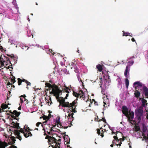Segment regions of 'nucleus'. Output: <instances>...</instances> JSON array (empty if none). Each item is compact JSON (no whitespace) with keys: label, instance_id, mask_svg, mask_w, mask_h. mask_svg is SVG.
Instances as JSON below:
<instances>
[{"label":"nucleus","instance_id":"nucleus-1","mask_svg":"<svg viewBox=\"0 0 148 148\" xmlns=\"http://www.w3.org/2000/svg\"><path fill=\"white\" fill-rule=\"evenodd\" d=\"M72 89H70L68 87L65 86L64 87V89H63V93H67L66 95V96L65 98H64L63 97L61 98V99H59V101H58L59 103H60L61 106L64 107H68L69 108L70 107H72L73 108L74 107L75 108L77 106V105H76L77 103V101L75 100L72 103H69V102H65V99H67V97L69 96V93L71 91V90Z\"/></svg>","mask_w":148,"mask_h":148},{"label":"nucleus","instance_id":"nucleus-2","mask_svg":"<svg viewBox=\"0 0 148 148\" xmlns=\"http://www.w3.org/2000/svg\"><path fill=\"white\" fill-rule=\"evenodd\" d=\"M0 64L1 66L0 67L4 66L8 69L9 68L12 69V67H10V64H12L9 60V58L3 55H1L0 57Z\"/></svg>","mask_w":148,"mask_h":148},{"label":"nucleus","instance_id":"nucleus-3","mask_svg":"<svg viewBox=\"0 0 148 148\" xmlns=\"http://www.w3.org/2000/svg\"><path fill=\"white\" fill-rule=\"evenodd\" d=\"M76 107L74 108L73 107H70L69 110L68 111L67 113H69L68 116V118L69 121L70 122H71V121H73V119H74L73 117V115L74 114L73 112L75 113L77 112L76 110Z\"/></svg>","mask_w":148,"mask_h":148},{"label":"nucleus","instance_id":"nucleus-4","mask_svg":"<svg viewBox=\"0 0 148 148\" xmlns=\"http://www.w3.org/2000/svg\"><path fill=\"white\" fill-rule=\"evenodd\" d=\"M143 108L140 107L135 112V114L136 116L138 123H140L141 120V117L143 115Z\"/></svg>","mask_w":148,"mask_h":148},{"label":"nucleus","instance_id":"nucleus-5","mask_svg":"<svg viewBox=\"0 0 148 148\" xmlns=\"http://www.w3.org/2000/svg\"><path fill=\"white\" fill-rule=\"evenodd\" d=\"M64 89V88H62V90H61L60 89L58 88V89H56V90H54V91L51 94H53V95L54 96H56V99H58V101H59V99H60L61 98H62V97H60L59 95L60 93L62 92H63V89Z\"/></svg>","mask_w":148,"mask_h":148},{"label":"nucleus","instance_id":"nucleus-6","mask_svg":"<svg viewBox=\"0 0 148 148\" xmlns=\"http://www.w3.org/2000/svg\"><path fill=\"white\" fill-rule=\"evenodd\" d=\"M73 94L74 96L77 97V99L78 98H82V99H84L85 98V94L82 90H80L79 92L77 93L74 91H73Z\"/></svg>","mask_w":148,"mask_h":148},{"label":"nucleus","instance_id":"nucleus-7","mask_svg":"<svg viewBox=\"0 0 148 148\" xmlns=\"http://www.w3.org/2000/svg\"><path fill=\"white\" fill-rule=\"evenodd\" d=\"M126 116L128 118V121L132 125H133L134 123H136L135 121H132L134 117V114L133 112L132 111L130 112L129 114L128 113V116Z\"/></svg>","mask_w":148,"mask_h":148},{"label":"nucleus","instance_id":"nucleus-8","mask_svg":"<svg viewBox=\"0 0 148 148\" xmlns=\"http://www.w3.org/2000/svg\"><path fill=\"white\" fill-rule=\"evenodd\" d=\"M45 85L46 86L48 87L49 88H51L52 89L51 91L49 93L50 94H51L52 92L54 91V90H55L58 88V86L55 84L51 85L49 83H45Z\"/></svg>","mask_w":148,"mask_h":148},{"label":"nucleus","instance_id":"nucleus-9","mask_svg":"<svg viewBox=\"0 0 148 148\" xmlns=\"http://www.w3.org/2000/svg\"><path fill=\"white\" fill-rule=\"evenodd\" d=\"M46 139H48L49 141V144L51 145V144L52 142L54 141L55 138L51 137V136H49L48 135H47L45 138Z\"/></svg>","mask_w":148,"mask_h":148},{"label":"nucleus","instance_id":"nucleus-10","mask_svg":"<svg viewBox=\"0 0 148 148\" xmlns=\"http://www.w3.org/2000/svg\"><path fill=\"white\" fill-rule=\"evenodd\" d=\"M128 109L127 107L125 106H123L122 107V112L125 116H128Z\"/></svg>","mask_w":148,"mask_h":148},{"label":"nucleus","instance_id":"nucleus-11","mask_svg":"<svg viewBox=\"0 0 148 148\" xmlns=\"http://www.w3.org/2000/svg\"><path fill=\"white\" fill-rule=\"evenodd\" d=\"M130 67L129 66H127L126 68V69L124 72V75L125 77H128V75H129V72L130 70Z\"/></svg>","mask_w":148,"mask_h":148},{"label":"nucleus","instance_id":"nucleus-12","mask_svg":"<svg viewBox=\"0 0 148 148\" xmlns=\"http://www.w3.org/2000/svg\"><path fill=\"white\" fill-rule=\"evenodd\" d=\"M143 89L145 93V95L146 98H148V89L145 86H144Z\"/></svg>","mask_w":148,"mask_h":148},{"label":"nucleus","instance_id":"nucleus-13","mask_svg":"<svg viewBox=\"0 0 148 148\" xmlns=\"http://www.w3.org/2000/svg\"><path fill=\"white\" fill-rule=\"evenodd\" d=\"M12 124L13 125L14 127L18 129H19L20 127L19 126V123L17 122L15 123L14 121H12Z\"/></svg>","mask_w":148,"mask_h":148},{"label":"nucleus","instance_id":"nucleus-14","mask_svg":"<svg viewBox=\"0 0 148 148\" xmlns=\"http://www.w3.org/2000/svg\"><path fill=\"white\" fill-rule=\"evenodd\" d=\"M65 142H66V144H69L70 143V139L68 135H65L64 137Z\"/></svg>","mask_w":148,"mask_h":148},{"label":"nucleus","instance_id":"nucleus-15","mask_svg":"<svg viewBox=\"0 0 148 148\" xmlns=\"http://www.w3.org/2000/svg\"><path fill=\"white\" fill-rule=\"evenodd\" d=\"M21 114V112H17L16 110H14L13 112H11L12 114L14 115L16 117H18Z\"/></svg>","mask_w":148,"mask_h":148},{"label":"nucleus","instance_id":"nucleus-16","mask_svg":"<svg viewBox=\"0 0 148 148\" xmlns=\"http://www.w3.org/2000/svg\"><path fill=\"white\" fill-rule=\"evenodd\" d=\"M116 136H113V138L114 139V140H116V142H119V139L118 138V137L117 136V134L118 133L120 134L121 136H123V134L121 133L120 132H119L117 131L116 132Z\"/></svg>","mask_w":148,"mask_h":148},{"label":"nucleus","instance_id":"nucleus-17","mask_svg":"<svg viewBox=\"0 0 148 148\" xmlns=\"http://www.w3.org/2000/svg\"><path fill=\"white\" fill-rule=\"evenodd\" d=\"M136 85V86H138V87H141L142 86V84L139 81L136 82L134 83L133 86V87Z\"/></svg>","mask_w":148,"mask_h":148},{"label":"nucleus","instance_id":"nucleus-18","mask_svg":"<svg viewBox=\"0 0 148 148\" xmlns=\"http://www.w3.org/2000/svg\"><path fill=\"white\" fill-rule=\"evenodd\" d=\"M96 68L97 69L98 71L99 72H101L103 70L102 66L100 64H98L96 66Z\"/></svg>","mask_w":148,"mask_h":148},{"label":"nucleus","instance_id":"nucleus-19","mask_svg":"<svg viewBox=\"0 0 148 148\" xmlns=\"http://www.w3.org/2000/svg\"><path fill=\"white\" fill-rule=\"evenodd\" d=\"M134 95L135 97L138 98L140 96V93L138 90H135Z\"/></svg>","mask_w":148,"mask_h":148},{"label":"nucleus","instance_id":"nucleus-20","mask_svg":"<svg viewBox=\"0 0 148 148\" xmlns=\"http://www.w3.org/2000/svg\"><path fill=\"white\" fill-rule=\"evenodd\" d=\"M134 127L136 132H138L140 130V127L138 126V124L136 123L135 124Z\"/></svg>","mask_w":148,"mask_h":148},{"label":"nucleus","instance_id":"nucleus-21","mask_svg":"<svg viewBox=\"0 0 148 148\" xmlns=\"http://www.w3.org/2000/svg\"><path fill=\"white\" fill-rule=\"evenodd\" d=\"M142 106L145 107V103H146V104H147V101L146 100L144 99L143 98L142 99Z\"/></svg>","mask_w":148,"mask_h":148},{"label":"nucleus","instance_id":"nucleus-22","mask_svg":"<svg viewBox=\"0 0 148 148\" xmlns=\"http://www.w3.org/2000/svg\"><path fill=\"white\" fill-rule=\"evenodd\" d=\"M123 36H132L131 35H132V34H131V33H128V32H125L124 31H123Z\"/></svg>","mask_w":148,"mask_h":148},{"label":"nucleus","instance_id":"nucleus-23","mask_svg":"<svg viewBox=\"0 0 148 148\" xmlns=\"http://www.w3.org/2000/svg\"><path fill=\"white\" fill-rule=\"evenodd\" d=\"M9 103L7 104H3L1 105V108L2 109H4L7 108L8 107V105H9Z\"/></svg>","mask_w":148,"mask_h":148},{"label":"nucleus","instance_id":"nucleus-24","mask_svg":"<svg viewBox=\"0 0 148 148\" xmlns=\"http://www.w3.org/2000/svg\"><path fill=\"white\" fill-rule=\"evenodd\" d=\"M74 65L75 66V67H75V68H74L75 72L77 73H79V69L76 66V64H74Z\"/></svg>","mask_w":148,"mask_h":148},{"label":"nucleus","instance_id":"nucleus-25","mask_svg":"<svg viewBox=\"0 0 148 148\" xmlns=\"http://www.w3.org/2000/svg\"><path fill=\"white\" fill-rule=\"evenodd\" d=\"M21 97H23V98L24 99V101H26V103H28V100L25 98V97H26V96L25 95H21L20 96Z\"/></svg>","mask_w":148,"mask_h":148},{"label":"nucleus","instance_id":"nucleus-26","mask_svg":"<svg viewBox=\"0 0 148 148\" xmlns=\"http://www.w3.org/2000/svg\"><path fill=\"white\" fill-rule=\"evenodd\" d=\"M125 84L126 88H128L129 85V81L127 78L125 79Z\"/></svg>","mask_w":148,"mask_h":148},{"label":"nucleus","instance_id":"nucleus-27","mask_svg":"<svg viewBox=\"0 0 148 148\" xmlns=\"http://www.w3.org/2000/svg\"><path fill=\"white\" fill-rule=\"evenodd\" d=\"M134 63V61L132 60H131L130 61H129L128 62V65L127 66H130L131 65H132V64H133Z\"/></svg>","mask_w":148,"mask_h":148},{"label":"nucleus","instance_id":"nucleus-28","mask_svg":"<svg viewBox=\"0 0 148 148\" xmlns=\"http://www.w3.org/2000/svg\"><path fill=\"white\" fill-rule=\"evenodd\" d=\"M14 134L15 135L18 136L20 134V131L18 130H15Z\"/></svg>","mask_w":148,"mask_h":148},{"label":"nucleus","instance_id":"nucleus-29","mask_svg":"<svg viewBox=\"0 0 148 148\" xmlns=\"http://www.w3.org/2000/svg\"><path fill=\"white\" fill-rule=\"evenodd\" d=\"M25 132H27L28 134V136H32V134L30 132V131L27 130H25Z\"/></svg>","mask_w":148,"mask_h":148},{"label":"nucleus","instance_id":"nucleus-30","mask_svg":"<svg viewBox=\"0 0 148 148\" xmlns=\"http://www.w3.org/2000/svg\"><path fill=\"white\" fill-rule=\"evenodd\" d=\"M60 116H58L56 119V122L57 123H59L60 122Z\"/></svg>","mask_w":148,"mask_h":148},{"label":"nucleus","instance_id":"nucleus-31","mask_svg":"<svg viewBox=\"0 0 148 148\" xmlns=\"http://www.w3.org/2000/svg\"><path fill=\"white\" fill-rule=\"evenodd\" d=\"M11 116L12 118L14 119H16L17 120H18V118L17 117H16L14 115L12 114Z\"/></svg>","mask_w":148,"mask_h":148},{"label":"nucleus","instance_id":"nucleus-32","mask_svg":"<svg viewBox=\"0 0 148 148\" xmlns=\"http://www.w3.org/2000/svg\"><path fill=\"white\" fill-rule=\"evenodd\" d=\"M43 119L44 120L47 121L49 119V117L48 116H44L43 117Z\"/></svg>","mask_w":148,"mask_h":148},{"label":"nucleus","instance_id":"nucleus-33","mask_svg":"<svg viewBox=\"0 0 148 148\" xmlns=\"http://www.w3.org/2000/svg\"><path fill=\"white\" fill-rule=\"evenodd\" d=\"M100 130H103V129L102 128V127H101L100 129H97V134L99 135H100V134H101V132H100Z\"/></svg>","mask_w":148,"mask_h":148},{"label":"nucleus","instance_id":"nucleus-34","mask_svg":"<svg viewBox=\"0 0 148 148\" xmlns=\"http://www.w3.org/2000/svg\"><path fill=\"white\" fill-rule=\"evenodd\" d=\"M18 85H20L21 84V83L22 82L21 79L20 78H18Z\"/></svg>","mask_w":148,"mask_h":148},{"label":"nucleus","instance_id":"nucleus-35","mask_svg":"<svg viewBox=\"0 0 148 148\" xmlns=\"http://www.w3.org/2000/svg\"><path fill=\"white\" fill-rule=\"evenodd\" d=\"M57 126L58 127L60 128H63V126H62L61 123H57Z\"/></svg>","mask_w":148,"mask_h":148},{"label":"nucleus","instance_id":"nucleus-36","mask_svg":"<svg viewBox=\"0 0 148 148\" xmlns=\"http://www.w3.org/2000/svg\"><path fill=\"white\" fill-rule=\"evenodd\" d=\"M122 136V138H121L119 139V141H123L125 140V137L123 136H123Z\"/></svg>","mask_w":148,"mask_h":148},{"label":"nucleus","instance_id":"nucleus-37","mask_svg":"<svg viewBox=\"0 0 148 148\" xmlns=\"http://www.w3.org/2000/svg\"><path fill=\"white\" fill-rule=\"evenodd\" d=\"M23 134L25 138H27L29 136L28 135V134H27V133L25 132H25Z\"/></svg>","mask_w":148,"mask_h":148},{"label":"nucleus","instance_id":"nucleus-38","mask_svg":"<svg viewBox=\"0 0 148 148\" xmlns=\"http://www.w3.org/2000/svg\"><path fill=\"white\" fill-rule=\"evenodd\" d=\"M101 132V133L100 135L102 137H103L104 136L103 133L104 132V131L103 130H102Z\"/></svg>","mask_w":148,"mask_h":148},{"label":"nucleus","instance_id":"nucleus-39","mask_svg":"<svg viewBox=\"0 0 148 148\" xmlns=\"http://www.w3.org/2000/svg\"><path fill=\"white\" fill-rule=\"evenodd\" d=\"M99 121H103V122H104L105 123H106V121L105 119L104 118H102L101 119L99 120Z\"/></svg>","mask_w":148,"mask_h":148},{"label":"nucleus","instance_id":"nucleus-40","mask_svg":"<svg viewBox=\"0 0 148 148\" xmlns=\"http://www.w3.org/2000/svg\"><path fill=\"white\" fill-rule=\"evenodd\" d=\"M19 129H20V130H19L20 131V132H21V133H23V134L25 132V130H23L22 128H21L20 127L19 128Z\"/></svg>","mask_w":148,"mask_h":148},{"label":"nucleus","instance_id":"nucleus-41","mask_svg":"<svg viewBox=\"0 0 148 148\" xmlns=\"http://www.w3.org/2000/svg\"><path fill=\"white\" fill-rule=\"evenodd\" d=\"M16 138H17L18 139H19L20 141L22 140L21 136L20 135V134L17 137H16Z\"/></svg>","mask_w":148,"mask_h":148},{"label":"nucleus","instance_id":"nucleus-42","mask_svg":"<svg viewBox=\"0 0 148 148\" xmlns=\"http://www.w3.org/2000/svg\"><path fill=\"white\" fill-rule=\"evenodd\" d=\"M14 78H12L11 79V82L13 83H14L16 82L15 80V77H13Z\"/></svg>","mask_w":148,"mask_h":148},{"label":"nucleus","instance_id":"nucleus-43","mask_svg":"<svg viewBox=\"0 0 148 148\" xmlns=\"http://www.w3.org/2000/svg\"><path fill=\"white\" fill-rule=\"evenodd\" d=\"M25 82L26 84H27V86H29V85L30 86V84H31L27 80V82L25 81Z\"/></svg>","mask_w":148,"mask_h":148},{"label":"nucleus","instance_id":"nucleus-44","mask_svg":"<svg viewBox=\"0 0 148 148\" xmlns=\"http://www.w3.org/2000/svg\"><path fill=\"white\" fill-rule=\"evenodd\" d=\"M121 141H120V142H119L118 144H116V145H117V146H121Z\"/></svg>","mask_w":148,"mask_h":148},{"label":"nucleus","instance_id":"nucleus-45","mask_svg":"<svg viewBox=\"0 0 148 148\" xmlns=\"http://www.w3.org/2000/svg\"><path fill=\"white\" fill-rule=\"evenodd\" d=\"M42 124V123H41L38 122L36 124V126L38 127H39V126L40 124Z\"/></svg>","mask_w":148,"mask_h":148},{"label":"nucleus","instance_id":"nucleus-46","mask_svg":"<svg viewBox=\"0 0 148 148\" xmlns=\"http://www.w3.org/2000/svg\"><path fill=\"white\" fill-rule=\"evenodd\" d=\"M53 130L52 129H50L49 132H47V133L49 134H52L51 131Z\"/></svg>","mask_w":148,"mask_h":148},{"label":"nucleus","instance_id":"nucleus-47","mask_svg":"<svg viewBox=\"0 0 148 148\" xmlns=\"http://www.w3.org/2000/svg\"><path fill=\"white\" fill-rule=\"evenodd\" d=\"M21 98L22 97H20V101H21V103H22L23 102V99H22Z\"/></svg>","mask_w":148,"mask_h":148},{"label":"nucleus","instance_id":"nucleus-48","mask_svg":"<svg viewBox=\"0 0 148 148\" xmlns=\"http://www.w3.org/2000/svg\"><path fill=\"white\" fill-rule=\"evenodd\" d=\"M134 88H135V90H138V86H134Z\"/></svg>","mask_w":148,"mask_h":148},{"label":"nucleus","instance_id":"nucleus-49","mask_svg":"<svg viewBox=\"0 0 148 148\" xmlns=\"http://www.w3.org/2000/svg\"><path fill=\"white\" fill-rule=\"evenodd\" d=\"M95 121H99V118H98V116H97V118H95Z\"/></svg>","mask_w":148,"mask_h":148},{"label":"nucleus","instance_id":"nucleus-50","mask_svg":"<svg viewBox=\"0 0 148 148\" xmlns=\"http://www.w3.org/2000/svg\"><path fill=\"white\" fill-rule=\"evenodd\" d=\"M116 140H113L112 141V143L115 144L116 143Z\"/></svg>","mask_w":148,"mask_h":148},{"label":"nucleus","instance_id":"nucleus-51","mask_svg":"<svg viewBox=\"0 0 148 148\" xmlns=\"http://www.w3.org/2000/svg\"><path fill=\"white\" fill-rule=\"evenodd\" d=\"M4 109H0V113H1V112H3L4 111Z\"/></svg>","mask_w":148,"mask_h":148},{"label":"nucleus","instance_id":"nucleus-52","mask_svg":"<svg viewBox=\"0 0 148 148\" xmlns=\"http://www.w3.org/2000/svg\"><path fill=\"white\" fill-rule=\"evenodd\" d=\"M49 100H50V101H51V102L50 103V104L51 105V103H52V102L51 101V98L50 97H49Z\"/></svg>","mask_w":148,"mask_h":148},{"label":"nucleus","instance_id":"nucleus-53","mask_svg":"<svg viewBox=\"0 0 148 148\" xmlns=\"http://www.w3.org/2000/svg\"><path fill=\"white\" fill-rule=\"evenodd\" d=\"M3 49V47L1 45V44H0V50H2Z\"/></svg>","mask_w":148,"mask_h":148},{"label":"nucleus","instance_id":"nucleus-54","mask_svg":"<svg viewBox=\"0 0 148 148\" xmlns=\"http://www.w3.org/2000/svg\"><path fill=\"white\" fill-rule=\"evenodd\" d=\"M12 85V84L10 82H8V83L7 85L9 86V85Z\"/></svg>","mask_w":148,"mask_h":148},{"label":"nucleus","instance_id":"nucleus-55","mask_svg":"<svg viewBox=\"0 0 148 148\" xmlns=\"http://www.w3.org/2000/svg\"><path fill=\"white\" fill-rule=\"evenodd\" d=\"M25 130H29V131L31 130L29 127H27Z\"/></svg>","mask_w":148,"mask_h":148},{"label":"nucleus","instance_id":"nucleus-56","mask_svg":"<svg viewBox=\"0 0 148 148\" xmlns=\"http://www.w3.org/2000/svg\"><path fill=\"white\" fill-rule=\"evenodd\" d=\"M12 55H13L12 56H11V55H8V56H9V57H11V58H12V57H13V58L14 57V56H13V54H12Z\"/></svg>","mask_w":148,"mask_h":148},{"label":"nucleus","instance_id":"nucleus-57","mask_svg":"<svg viewBox=\"0 0 148 148\" xmlns=\"http://www.w3.org/2000/svg\"><path fill=\"white\" fill-rule=\"evenodd\" d=\"M21 81L22 82H25V81L27 82V80L25 79H21Z\"/></svg>","mask_w":148,"mask_h":148},{"label":"nucleus","instance_id":"nucleus-58","mask_svg":"<svg viewBox=\"0 0 148 148\" xmlns=\"http://www.w3.org/2000/svg\"><path fill=\"white\" fill-rule=\"evenodd\" d=\"M131 40H132V41L133 42H135V40L134 39V38H132V39Z\"/></svg>","mask_w":148,"mask_h":148},{"label":"nucleus","instance_id":"nucleus-59","mask_svg":"<svg viewBox=\"0 0 148 148\" xmlns=\"http://www.w3.org/2000/svg\"><path fill=\"white\" fill-rule=\"evenodd\" d=\"M94 103L95 105H98V103L96 101Z\"/></svg>","mask_w":148,"mask_h":148},{"label":"nucleus","instance_id":"nucleus-60","mask_svg":"<svg viewBox=\"0 0 148 148\" xmlns=\"http://www.w3.org/2000/svg\"><path fill=\"white\" fill-rule=\"evenodd\" d=\"M77 78H78V80L79 81L80 80V79H81V78L79 77V76H77Z\"/></svg>","mask_w":148,"mask_h":148},{"label":"nucleus","instance_id":"nucleus-61","mask_svg":"<svg viewBox=\"0 0 148 148\" xmlns=\"http://www.w3.org/2000/svg\"><path fill=\"white\" fill-rule=\"evenodd\" d=\"M80 82L82 83V85H83V84L84 83H83V82H82V80L81 79H80Z\"/></svg>","mask_w":148,"mask_h":148},{"label":"nucleus","instance_id":"nucleus-62","mask_svg":"<svg viewBox=\"0 0 148 148\" xmlns=\"http://www.w3.org/2000/svg\"><path fill=\"white\" fill-rule=\"evenodd\" d=\"M68 127V126H67V127H64L63 126V128L64 129H65L67 128Z\"/></svg>","mask_w":148,"mask_h":148},{"label":"nucleus","instance_id":"nucleus-63","mask_svg":"<svg viewBox=\"0 0 148 148\" xmlns=\"http://www.w3.org/2000/svg\"><path fill=\"white\" fill-rule=\"evenodd\" d=\"M13 4H14V5H15V3H16V1H15L14 2V0H13Z\"/></svg>","mask_w":148,"mask_h":148},{"label":"nucleus","instance_id":"nucleus-64","mask_svg":"<svg viewBox=\"0 0 148 148\" xmlns=\"http://www.w3.org/2000/svg\"><path fill=\"white\" fill-rule=\"evenodd\" d=\"M18 110H21V106H19V107H18Z\"/></svg>","mask_w":148,"mask_h":148}]
</instances>
